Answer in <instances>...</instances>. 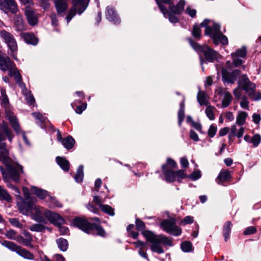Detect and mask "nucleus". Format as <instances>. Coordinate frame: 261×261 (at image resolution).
Wrapping results in <instances>:
<instances>
[{"label": "nucleus", "mask_w": 261, "mask_h": 261, "mask_svg": "<svg viewBox=\"0 0 261 261\" xmlns=\"http://www.w3.org/2000/svg\"><path fill=\"white\" fill-rule=\"evenodd\" d=\"M136 229L141 231V234L145 239L147 242L150 243V249L153 252L162 254L165 252L161 245L165 246L171 247L173 246V239L165 235L155 234L153 231L146 229L145 223L140 218L135 220Z\"/></svg>", "instance_id": "1"}, {"label": "nucleus", "mask_w": 261, "mask_h": 261, "mask_svg": "<svg viewBox=\"0 0 261 261\" xmlns=\"http://www.w3.org/2000/svg\"><path fill=\"white\" fill-rule=\"evenodd\" d=\"M158 6L166 18L172 23L179 22V19L177 15L182 14L186 5L185 0H180L175 5L172 0H155Z\"/></svg>", "instance_id": "2"}, {"label": "nucleus", "mask_w": 261, "mask_h": 261, "mask_svg": "<svg viewBox=\"0 0 261 261\" xmlns=\"http://www.w3.org/2000/svg\"><path fill=\"white\" fill-rule=\"evenodd\" d=\"M187 39L192 48L199 55L200 61L201 64L204 61L203 58L201 56L202 54L203 55L204 59L207 62L211 63L217 60L218 57L220 56V55H219L217 51L210 47L208 45H200L196 42L192 37H188Z\"/></svg>", "instance_id": "3"}, {"label": "nucleus", "mask_w": 261, "mask_h": 261, "mask_svg": "<svg viewBox=\"0 0 261 261\" xmlns=\"http://www.w3.org/2000/svg\"><path fill=\"white\" fill-rule=\"evenodd\" d=\"M178 169V165L176 161L171 158H167L165 164L162 165L161 170L164 176V179L167 183H173L177 181L179 177V172L182 169L174 170Z\"/></svg>", "instance_id": "4"}, {"label": "nucleus", "mask_w": 261, "mask_h": 261, "mask_svg": "<svg viewBox=\"0 0 261 261\" xmlns=\"http://www.w3.org/2000/svg\"><path fill=\"white\" fill-rule=\"evenodd\" d=\"M43 215L50 223L58 228L61 235L66 234L69 232L68 227L62 226V224L66 223V221L59 214L45 209Z\"/></svg>", "instance_id": "5"}, {"label": "nucleus", "mask_w": 261, "mask_h": 261, "mask_svg": "<svg viewBox=\"0 0 261 261\" xmlns=\"http://www.w3.org/2000/svg\"><path fill=\"white\" fill-rule=\"evenodd\" d=\"M71 226L76 227L87 233H91L95 230L98 234V224L91 223L84 217L77 216L74 217L71 222Z\"/></svg>", "instance_id": "6"}, {"label": "nucleus", "mask_w": 261, "mask_h": 261, "mask_svg": "<svg viewBox=\"0 0 261 261\" xmlns=\"http://www.w3.org/2000/svg\"><path fill=\"white\" fill-rule=\"evenodd\" d=\"M238 85L241 89L248 93L249 97H251L254 95L256 90V85L250 81L247 74H243L241 76L238 81Z\"/></svg>", "instance_id": "7"}, {"label": "nucleus", "mask_w": 261, "mask_h": 261, "mask_svg": "<svg viewBox=\"0 0 261 261\" xmlns=\"http://www.w3.org/2000/svg\"><path fill=\"white\" fill-rule=\"evenodd\" d=\"M241 72V71L239 69H234L230 72L226 69L222 68L221 74L223 82L224 83L234 84Z\"/></svg>", "instance_id": "8"}, {"label": "nucleus", "mask_w": 261, "mask_h": 261, "mask_svg": "<svg viewBox=\"0 0 261 261\" xmlns=\"http://www.w3.org/2000/svg\"><path fill=\"white\" fill-rule=\"evenodd\" d=\"M0 9L6 14L11 12L16 14L18 11L17 4L15 0H0Z\"/></svg>", "instance_id": "9"}, {"label": "nucleus", "mask_w": 261, "mask_h": 261, "mask_svg": "<svg viewBox=\"0 0 261 261\" xmlns=\"http://www.w3.org/2000/svg\"><path fill=\"white\" fill-rule=\"evenodd\" d=\"M106 19L114 24H119L121 22L120 18L115 8L112 5L107 7L105 11Z\"/></svg>", "instance_id": "10"}, {"label": "nucleus", "mask_w": 261, "mask_h": 261, "mask_svg": "<svg viewBox=\"0 0 261 261\" xmlns=\"http://www.w3.org/2000/svg\"><path fill=\"white\" fill-rule=\"evenodd\" d=\"M179 177L177 182L179 184L182 183V180L186 178H189L193 181H195L201 177V171L200 170L194 171L190 174H187L186 170L182 169L179 172Z\"/></svg>", "instance_id": "11"}, {"label": "nucleus", "mask_w": 261, "mask_h": 261, "mask_svg": "<svg viewBox=\"0 0 261 261\" xmlns=\"http://www.w3.org/2000/svg\"><path fill=\"white\" fill-rule=\"evenodd\" d=\"M208 36L212 39L213 43L216 46L218 45L219 44H222L223 45H226L228 44L227 37L224 35L222 32L217 33H213Z\"/></svg>", "instance_id": "12"}, {"label": "nucleus", "mask_w": 261, "mask_h": 261, "mask_svg": "<svg viewBox=\"0 0 261 261\" xmlns=\"http://www.w3.org/2000/svg\"><path fill=\"white\" fill-rule=\"evenodd\" d=\"M24 14L28 22L30 25L34 26L38 23V17L35 15V13L32 9L31 7H25Z\"/></svg>", "instance_id": "13"}, {"label": "nucleus", "mask_w": 261, "mask_h": 261, "mask_svg": "<svg viewBox=\"0 0 261 261\" xmlns=\"http://www.w3.org/2000/svg\"><path fill=\"white\" fill-rule=\"evenodd\" d=\"M102 193L105 195L104 197L99 195V209L103 213L111 216H113L115 215L114 209L109 205L103 204L102 203L107 197V195L104 193Z\"/></svg>", "instance_id": "14"}, {"label": "nucleus", "mask_w": 261, "mask_h": 261, "mask_svg": "<svg viewBox=\"0 0 261 261\" xmlns=\"http://www.w3.org/2000/svg\"><path fill=\"white\" fill-rule=\"evenodd\" d=\"M176 223V219L173 217H170L168 219L163 220L161 223V227L165 232L169 233Z\"/></svg>", "instance_id": "15"}, {"label": "nucleus", "mask_w": 261, "mask_h": 261, "mask_svg": "<svg viewBox=\"0 0 261 261\" xmlns=\"http://www.w3.org/2000/svg\"><path fill=\"white\" fill-rule=\"evenodd\" d=\"M34 202L31 200H23L22 203L19 206V210L20 213L22 214H26L29 213L31 210L35 209Z\"/></svg>", "instance_id": "16"}, {"label": "nucleus", "mask_w": 261, "mask_h": 261, "mask_svg": "<svg viewBox=\"0 0 261 261\" xmlns=\"http://www.w3.org/2000/svg\"><path fill=\"white\" fill-rule=\"evenodd\" d=\"M21 37L24 42L32 45H36L39 41V39L34 35L33 33H22Z\"/></svg>", "instance_id": "17"}, {"label": "nucleus", "mask_w": 261, "mask_h": 261, "mask_svg": "<svg viewBox=\"0 0 261 261\" xmlns=\"http://www.w3.org/2000/svg\"><path fill=\"white\" fill-rule=\"evenodd\" d=\"M231 171L228 169H222L219 173L216 180L218 184L222 182L229 181L231 179Z\"/></svg>", "instance_id": "18"}, {"label": "nucleus", "mask_w": 261, "mask_h": 261, "mask_svg": "<svg viewBox=\"0 0 261 261\" xmlns=\"http://www.w3.org/2000/svg\"><path fill=\"white\" fill-rule=\"evenodd\" d=\"M14 27L18 32L22 31L25 30L24 22L20 15L15 14L14 17Z\"/></svg>", "instance_id": "19"}, {"label": "nucleus", "mask_w": 261, "mask_h": 261, "mask_svg": "<svg viewBox=\"0 0 261 261\" xmlns=\"http://www.w3.org/2000/svg\"><path fill=\"white\" fill-rule=\"evenodd\" d=\"M14 64L13 62L7 57L5 58L0 55V69L5 71L12 67Z\"/></svg>", "instance_id": "20"}, {"label": "nucleus", "mask_w": 261, "mask_h": 261, "mask_svg": "<svg viewBox=\"0 0 261 261\" xmlns=\"http://www.w3.org/2000/svg\"><path fill=\"white\" fill-rule=\"evenodd\" d=\"M55 5L58 15L64 13L68 8L67 0H55Z\"/></svg>", "instance_id": "21"}, {"label": "nucleus", "mask_w": 261, "mask_h": 261, "mask_svg": "<svg viewBox=\"0 0 261 261\" xmlns=\"http://www.w3.org/2000/svg\"><path fill=\"white\" fill-rule=\"evenodd\" d=\"M71 3L74 7H79L77 14L81 15L88 6L87 0H71Z\"/></svg>", "instance_id": "22"}, {"label": "nucleus", "mask_w": 261, "mask_h": 261, "mask_svg": "<svg viewBox=\"0 0 261 261\" xmlns=\"http://www.w3.org/2000/svg\"><path fill=\"white\" fill-rule=\"evenodd\" d=\"M6 167L10 178L14 181L18 182L20 179V174L18 170L10 164L6 166Z\"/></svg>", "instance_id": "23"}, {"label": "nucleus", "mask_w": 261, "mask_h": 261, "mask_svg": "<svg viewBox=\"0 0 261 261\" xmlns=\"http://www.w3.org/2000/svg\"><path fill=\"white\" fill-rule=\"evenodd\" d=\"M56 161L60 168L65 172L69 171L70 169V163L65 157L57 156Z\"/></svg>", "instance_id": "24"}, {"label": "nucleus", "mask_w": 261, "mask_h": 261, "mask_svg": "<svg viewBox=\"0 0 261 261\" xmlns=\"http://www.w3.org/2000/svg\"><path fill=\"white\" fill-rule=\"evenodd\" d=\"M185 96H183L182 100L179 103V109L178 112V124L179 126H181L185 118Z\"/></svg>", "instance_id": "25"}, {"label": "nucleus", "mask_w": 261, "mask_h": 261, "mask_svg": "<svg viewBox=\"0 0 261 261\" xmlns=\"http://www.w3.org/2000/svg\"><path fill=\"white\" fill-rule=\"evenodd\" d=\"M75 143L74 139L70 135H68L66 137L64 138L63 141L62 143L64 147L68 150L73 148Z\"/></svg>", "instance_id": "26"}, {"label": "nucleus", "mask_w": 261, "mask_h": 261, "mask_svg": "<svg viewBox=\"0 0 261 261\" xmlns=\"http://www.w3.org/2000/svg\"><path fill=\"white\" fill-rule=\"evenodd\" d=\"M17 254L25 259L30 260L34 259V255L33 253L20 246L17 251Z\"/></svg>", "instance_id": "27"}, {"label": "nucleus", "mask_w": 261, "mask_h": 261, "mask_svg": "<svg viewBox=\"0 0 261 261\" xmlns=\"http://www.w3.org/2000/svg\"><path fill=\"white\" fill-rule=\"evenodd\" d=\"M232 224L229 221H226L223 226V236L225 242L229 239Z\"/></svg>", "instance_id": "28"}, {"label": "nucleus", "mask_w": 261, "mask_h": 261, "mask_svg": "<svg viewBox=\"0 0 261 261\" xmlns=\"http://www.w3.org/2000/svg\"><path fill=\"white\" fill-rule=\"evenodd\" d=\"M31 191L32 193L36 195L40 199H45L48 193L47 191L35 186L31 187Z\"/></svg>", "instance_id": "29"}, {"label": "nucleus", "mask_w": 261, "mask_h": 261, "mask_svg": "<svg viewBox=\"0 0 261 261\" xmlns=\"http://www.w3.org/2000/svg\"><path fill=\"white\" fill-rule=\"evenodd\" d=\"M1 244L13 252L17 253L20 246L17 245L16 243L13 242H11L7 240H4L1 241Z\"/></svg>", "instance_id": "30"}, {"label": "nucleus", "mask_w": 261, "mask_h": 261, "mask_svg": "<svg viewBox=\"0 0 261 261\" xmlns=\"http://www.w3.org/2000/svg\"><path fill=\"white\" fill-rule=\"evenodd\" d=\"M98 195H95L93 196V200L86 205L87 209L95 214H98Z\"/></svg>", "instance_id": "31"}, {"label": "nucleus", "mask_w": 261, "mask_h": 261, "mask_svg": "<svg viewBox=\"0 0 261 261\" xmlns=\"http://www.w3.org/2000/svg\"><path fill=\"white\" fill-rule=\"evenodd\" d=\"M56 243L61 251L65 252L68 249L69 244L66 239L60 238L56 240Z\"/></svg>", "instance_id": "32"}, {"label": "nucleus", "mask_w": 261, "mask_h": 261, "mask_svg": "<svg viewBox=\"0 0 261 261\" xmlns=\"http://www.w3.org/2000/svg\"><path fill=\"white\" fill-rule=\"evenodd\" d=\"M197 99L201 106H207L208 104V101L206 99V93L204 91H199L197 94Z\"/></svg>", "instance_id": "33"}, {"label": "nucleus", "mask_w": 261, "mask_h": 261, "mask_svg": "<svg viewBox=\"0 0 261 261\" xmlns=\"http://www.w3.org/2000/svg\"><path fill=\"white\" fill-rule=\"evenodd\" d=\"M8 153V151L6 149H5V151H0V161L6 166L10 164L11 162V159L9 156Z\"/></svg>", "instance_id": "34"}, {"label": "nucleus", "mask_w": 261, "mask_h": 261, "mask_svg": "<svg viewBox=\"0 0 261 261\" xmlns=\"http://www.w3.org/2000/svg\"><path fill=\"white\" fill-rule=\"evenodd\" d=\"M247 49L245 46H243L240 49H238L235 52L231 53V57H240L242 58H246L247 56Z\"/></svg>", "instance_id": "35"}, {"label": "nucleus", "mask_w": 261, "mask_h": 261, "mask_svg": "<svg viewBox=\"0 0 261 261\" xmlns=\"http://www.w3.org/2000/svg\"><path fill=\"white\" fill-rule=\"evenodd\" d=\"M84 178V166L83 165H80L77 169L76 173L74 176V179L77 183H81L83 180Z\"/></svg>", "instance_id": "36"}, {"label": "nucleus", "mask_w": 261, "mask_h": 261, "mask_svg": "<svg viewBox=\"0 0 261 261\" xmlns=\"http://www.w3.org/2000/svg\"><path fill=\"white\" fill-rule=\"evenodd\" d=\"M232 100V96L230 93L226 91L224 94V98L222 101V108H226L229 106Z\"/></svg>", "instance_id": "37"}, {"label": "nucleus", "mask_w": 261, "mask_h": 261, "mask_svg": "<svg viewBox=\"0 0 261 261\" xmlns=\"http://www.w3.org/2000/svg\"><path fill=\"white\" fill-rule=\"evenodd\" d=\"M192 35L193 37L197 40H199L201 38V30L200 27L195 23L192 30Z\"/></svg>", "instance_id": "38"}, {"label": "nucleus", "mask_w": 261, "mask_h": 261, "mask_svg": "<svg viewBox=\"0 0 261 261\" xmlns=\"http://www.w3.org/2000/svg\"><path fill=\"white\" fill-rule=\"evenodd\" d=\"M180 248L184 252H190L193 250V246L190 241H185L180 244Z\"/></svg>", "instance_id": "39"}, {"label": "nucleus", "mask_w": 261, "mask_h": 261, "mask_svg": "<svg viewBox=\"0 0 261 261\" xmlns=\"http://www.w3.org/2000/svg\"><path fill=\"white\" fill-rule=\"evenodd\" d=\"M0 200H5L8 202H10L12 200V198L8 191L3 189L0 186Z\"/></svg>", "instance_id": "40"}, {"label": "nucleus", "mask_w": 261, "mask_h": 261, "mask_svg": "<svg viewBox=\"0 0 261 261\" xmlns=\"http://www.w3.org/2000/svg\"><path fill=\"white\" fill-rule=\"evenodd\" d=\"M248 116V114L246 112H241L237 117L236 122L239 125H243L246 122V118Z\"/></svg>", "instance_id": "41"}, {"label": "nucleus", "mask_w": 261, "mask_h": 261, "mask_svg": "<svg viewBox=\"0 0 261 261\" xmlns=\"http://www.w3.org/2000/svg\"><path fill=\"white\" fill-rule=\"evenodd\" d=\"M0 34L7 44L14 38L12 34L4 30L1 31Z\"/></svg>", "instance_id": "42"}, {"label": "nucleus", "mask_w": 261, "mask_h": 261, "mask_svg": "<svg viewBox=\"0 0 261 261\" xmlns=\"http://www.w3.org/2000/svg\"><path fill=\"white\" fill-rule=\"evenodd\" d=\"M30 230L39 232H44L45 230V226L42 224H34L30 227Z\"/></svg>", "instance_id": "43"}, {"label": "nucleus", "mask_w": 261, "mask_h": 261, "mask_svg": "<svg viewBox=\"0 0 261 261\" xmlns=\"http://www.w3.org/2000/svg\"><path fill=\"white\" fill-rule=\"evenodd\" d=\"M77 8H79V7H74L73 6L70 9L66 17L68 23L69 22L72 18L76 15V12L77 13Z\"/></svg>", "instance_id": "44"}, {"label": "nucleus", "mask_w": 261, "mask_h": 261, "mask_svg": "<svg viewBox=\"0 0 261 261\" xmlns=\"http://www.w3.org/2000/svg\"><path fill=\"white\" fill-rule=\"evenodd\" d=\"M210 20L208 19H204L203 21L199 24V27L203 28H205L204 34L206 36L207 34H208L211 29V26L208 25V24L210 22Z\"/></svg>", "instance_id": "45"}, {"label": "nucleus", "mask_w": 261, "mask_h": 261, "mask_svg": "<svg viewBox=\"0 0 261 261\" xmlns=\"http://www.w3.org/2000/svg\"><path fill=\"white\" fill-rule=\"evenodd\" d=\"M214 109H215V108L213 106H208L206 107V108L205 109V114H206L207 117L211 120H213L215 118V115L213 112V110Z\"/></svg>", "instance_id": "46"}, {"label": "nucleus", "mask_w": 261, "mask_h": 261, "mask_svg": "<svg viewBox=\"0 0 261 261\" xmlns=\"http://www.w3.org/2000/svg\"><path fill=\"white\" fill-rule=\"evenodd\" d=\"M261 142V136L259 134H256L253 136L251 139L250 143H252L254 147H257Z\"/></svg>", "instance_id": "47"}, {"label": "nucleus", "mask_w": 261, "mask_h": 261, "mask_svg": "<svg viewBox=\"0 0 261 261\" xmlns=\"http://www.w3.org/2000/svg\"><path fill=\"white\" fill-rule=\"evenodd\" d=\"M7 44L10 49L11 54L14 53L17 50V44L15 38Z\"/></svg>", "instance_id": "48"}, {"label": "nucleus", "mask_w": 261, "mask_h": 261, "mask_svg": "<svg viewBox=\"0 0 261 261\" xmlns=\"http://www.w3.org/2000/svg\"><path fill=\"white\" fill-rule=\"evenodd\" d=\"M211 30H210L208 34L206 36L211 35L213 33H217L219 32H221L220 29V25L216 22H214L213 27H211Z\"/></svg>", "instance_id": "49"}, {"label": "nucleus", "mask_w": 261, "mask_h": 261, "mask_svg": "<svg viewBox=\"0 0 261 261\" xmlns=\"http://www.w3.org/2000/svg\"><path fill=\"white\" fill-rule=\"evenodd\" d=\"M257 232V228L254 226H250L246 227L244 231L243 234L245 236L254 234Z\"/></svg>", "instance_id": "50"}, {"label": "nucleus", "mask_w": 261, "mask_h": 261, "mask_svg": "<svg viewBox=\"0 0 261 261\" xmlns=\"http://www.w3.org/2000/svg\"><path fill=\"white\" fill-rule=\"evenodd\" d=\"M182 233V229L181 228L178 227L176 224L174 226V227L171 230L170 232H169V234H170L174 236H179Z\"/></svg>", "instance_id": "51"}, {"label": "nucleus", "mask_w": 261, "mask_h": 261, "mask_svg": "<svg viewBox=\"0 0 261 261\" xmlns=\"http://www.w3.org/2000/svg\"><path fill=\"white\" fill-rule=\"evenodd\" d=\"M217 130V126L213 124H211L207 131L208 136L211 138H213L215 136Z\"/></svg>", "instance_id": "52"}, {"label": "nucleus", "mask_w": 261, "mask_h": 261, "mask_svg": "<svg viewBox=\"0 0 261 261\" xmlns=\"http://www.w3.org/2000/svg\"><path fill=\"white\" fill-rule=\"evenodd\" d=\"M10 122L14 130L16 133H18L20 130V126L17 120L15 118H12L10 119Z\"/></svg>", "instance_id": "53"}, {"label": "nucleus", "mask_w": 261, "mask_h": 261, "mask_svg": "<svg viewBox=\"0 0 261 261\" xmlns=\"http://www.w3.org/2000/svg\"><path fill=\"white\" fill-rule=\"evenodd\" d=\"M5 236L9 239L15 240L17 236V232L13 229H10L6 231Z\"/></svg>", "instance_id": "54"}, {"label": "nucleus", "mask_w": 261, "mask_h": 261, "mask_svg": "<svg viewBox=\"0 0 261 261\" xmlns=\"http://www.w3.org/2000/svg\"><path fill=\"white\" fill-rule=\"evenodd\" d=\"M9 221L10 224L13 226L19 228H21L22 227V224L20 223L19 221L17 218H10Z\"/></svg>", "instance_id": "55"}, {"label": "nucleus", "mask_w": 261, "mask_h": 261, "mask_svg": "<svg viewBox=\"0 0 261 261\" xmlns=\"http://www.w3.org/2000/svg\"><path fill=\"white\" fill-rule=\"evenodd\" d=\"M194 222V218L190 216L185 217L181 221L180 223L184 225L192 224Z\"/></svg>", "instance_id": "56"}, {"label": "nucleus", "mask_w": 261, "mask_h": 261, "mask_svg": "<svg viewBox=\"0 0 261 261\" xmlns=\"http://www.w3.org/2000/svg\"><path fill=\"white\" fill-rule=\"evenodd\" d=\"M249 101L247 100L246 96H243L242 97V101L240 102L241 107L244 109H248Z\"/></svg>", "instance_id": "57"}, {"label": "nucleus", "mask_w": 261, "mask_h": 261, "mask_svg": "<svg viewBox=\"0 0 261 261\" xmlns=\"http://www.w3.org/2000/svg\"><path fill=\"white\" fill-rule=\"evenodd\" d=\"M186 12L192 18H194L196 16V10L194 9H191L190 6L187 7Z\"/></svg>", "instance_id": "58"}, {"label": "nucleus", "mask_w": 261, "mask_h": 261, "mask_svg": "<svg viewBox=\"0 0 261 261\" xmlns=\"http://www.w3.org/2000/svg\"><path fill=\"white\" fill-rule=\"evenodd\" d=\"M180 164L182 168V169L186 170L189 166V162L186 157H181L180 159Z\"/></svg>", "instance_id": "59"}, {"label": "nucleus", "mask_w": 261, "mask_h": 261, "mask_svg": "<svg viewBox=\"0 0 261 261\" xmlns=\"http://www.w3.org/2000/svg\"><path fill=\"white\" fill-rule=\"evenodd\" d=\"M189 137L191 140L195 142H198L199 141L198 134L193 129H191L190 130Z\"/></svg>", "instance_id": "60"}, {"label": "nucleus", "mask_w": 261, "mask_h": 261, "mask_svg": "<svg viewBox=\"0 0 261 261\" xmlns=\"http://www.w3.org/2000/svg\"><path fill=\"white\" fill-rule=\"evenodd\" d=\"M87 103H82L81 105L77 106L76 108L75 111L76 113L78 114H81L86 109Z\"/></svg>", "instance_id": "61"}, {"label": "nucleus", "mask_w": 261, "mask_h": 261, "mask_svg": "<svg viewBox=\"0 0 261 261\" xmlns=\"http://www.w3.org/2000/svg\"><path fill=\"white\" fill-rule=\"evenodd\" d=\"M232 64L235 67H238L244 63V61L241 59H239L238 57L232 58Z\"/></svg>", "instance_id": "62"}, {"label": "nucleus", "mask_w": 261, "mask_h": 261, "mask_svg": "<svg viewBox=\"0 0 261 261\" xmlns=\"http://www.w3.org/2000/svg\"><path fill=\"white\" fill-rule=\"evenodd\" d=\"M44 217L41 216V213L38 210H36V213L33 215V219L39 223Z\"/></svg>", "instance_id": "63"}, {"label": "nucleus", "mask_w": 261, "mask_h": 261, "mask_svg": "<svg viewBox=\"0 0 261 261\" xmlns=\"http://www.w3.org/2000/svg\"><path fill=\"white\" fill-rule=\"evenodd\" d=\"M3 129L4 133L8 137L9 140L10 141H11L12 138L13 137V136L11 130H10L7 126H5L3 128Z\"/></svg>", "instance_id": "64"}]
</instances>
